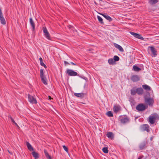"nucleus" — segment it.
<instances>
[{
  "label": "nucleus",
  "instance_id": "nucleus-47",
  "mask_svg": "<svg viewBox=\"0 0 159 159\" xmlns=\"http://www.w3.org/2000/svg\"><path fill=\"white\" fill-rule=\"evenodd\" d=\"M152 138L151 137V139L152 140Z\"/></svg>",
  "mask_w": 159,
  "mask_h": 159
},
{
  "label": "nucleus",
  "instance_id": "nucleus-40",
  "mask_svg": "<svg viewBox=\"0 0 159 159\" xmlns=\"http://www.w3.org/2000/svg\"><path fill=\"white\" fill-rule=\"evenodd\" d=\"M70 63L72 65H75V66H76V63H73V62H70Z\"/></svg>",
  "mask_w": 159,
  "mask_h": 159
},
{
  "label": "nucleus",
  "instance_id": "nucleus-12",
  "mask_svg": "<svg viewBox=\"0 0 159 159\" xmlns=\"http://www.w3.org/2000/svg\"><path fill=\"white\" fill-rule=\"evenodd\" d=\"M120 121L121 123L125 124L128 122L129 121V120L127 117H125L121 119Z\"/></svg>",
  "mask_w": 159,
  "mask_h": 159
},
{
  "label": "nucleus",
  "instance_id": "nucleus-20",
  "mask_svg": "<svg viewBox=\"0 0 159 159\" xmlns=\"http://www.w3.org/2000/svg\"><path fill=\"white\" fill-rule=\"evenodd\" d=\"M146 144V142H144L142 143H141L139 146V148L140 150H142L144 149L145 146Z\"/></svg>",
  "mask_w": 159,
  "mask_h": 159
},
{
  "label": "nucleus",
  "instance_id": "nucleus-38",
  "mask_svg": "<svg viewBox=\"0 0 159 159\" xmlns=\"http://www.w3.org/2000/svg\"><path fill=\"white\" fill-rule=\"evenodd\" d=\"M63 148L64 149V150L66 151V152H68V148L66 147L65 145H63L62 146Z\"/></svg>",
  "mask_w": 159,
  "mask_h": 159
},
{
  "label": "nucleus",
  "instance_id": "nucleus-21",
  "mask_svg": "<svg viewBox=\"0 0 159 159\" xmlns=\"http://www.w3.org/2000/svg\"><path fill=\"white\" fill-rule=\"evenodd\" d=\"M41 81L42 82L45 84L47 85V79L46 77L45 76H44L42 77H41Z\"/></svg>",
  "mask_w": 159,
  "mask_h": 159
},
{
  "label": "nucleus",
  "instance_id": "nucleus-26",
  "mask_svg": "<svg viewBox=\"0 0 159 159\" xmlns=\"http://www.w3.org/2000/svg\"><path fill=\"white\" fill-rule=\"evenodd\" d=\"M158 2L157 0H149V2L150 4L153 5L156 3Z\"/></svg>",
  "mask_w": 159,
  "mask_h": 159
},
{
  "label": "nucleus",
  "instance_id": "nucleus-28",
  "mask_svg": "<svg viewBox=\"0 0 159 159\" xmlns=\"http://www.w3.org/2000/svg\"><path fill=\"white\" fill-rule=\"evenodd\" d=\"M135 38L140 39L141 40H144V38L139 34H137Z\"/></svg>",
  "mask_w": 159,
  "mask_h": 159
},
{
  "label": "nucleus",
  "instance_id": "nucleus-14",
  "mask_svg": "<svg viewBox=\"0 0 159 159\" xmlns=\"http://www.w3.org/2000/svg\"><path fill=\"white\" fill-rule=\"evenodd\" d=\"M114 45L115 46V47L117 49H118L119 50V51H120L121 52H124V50L123 49L120 45H118V44H117L116 43H114Z\"/></svg>",
  "mask_w": 159,
  "mask_h": 159
},
{
  "label": "nucleus",
  "instance_id": "nucleus-2",
  "mask_svg": "<svg viewBox=\"0 0 159 159\" xmlns=\"http://www.w3.org/2000/svg\"><path fill=\"white\" fill-rule=\"evenodd\" d=\"M148 106L143 103H140L137 105L136 107V109L139 111H143L146 109Z\"/></svg>",
  "mask_w": 159,
  "mask_h": 159
},
{
  "label": "nucleus",
  "instance_id": "nucleus-1",
  "mask_svg": "<svg viewBox=\"0 0 159 159\" xmlns=\"http://www.w3.org/2000/svg\"><path fill=\"white\" fill-rule=\"evenodd\" d=\"M159 119V116L157 113H154L150 116L148 118V121L151 124H153L156 119Z\"/></svg>",
  "mask_w": 159,
  "mask_h": 159
},
{
  "label": "nucleus",
  "instance_id": "nucleus-31",
  "mask_svg": "<svg viewBox=\"0 0 159 159\" xmlns=\"http://www.w3.org/2000/svg\"><path fill=\"white\" fill-rule=\"evenodd\" d=\"M120 59L119 57L117 56H115L113 57V60L114 61H119Z\"/></svg>",
  "mask_w": 159,
  "mask_h": 159
},
{
  "label": "nucleus",
  "instance_id": "nucleus-8",
  "mask_svg": "<svg viewBox=\"0 0 159 159\" xmlns=\"http://www.w3.org/2000/svg\"><path fill=\"white\" fill-rule=\"evenodd\" d=\"M0 20L2 24L5 25L6 24V21L4 17H3V14L1 8H0Z\"/></svg>",
  "mask_w": 159,
  "mask_h": 159
},
{
  "label": "nucleus",
  "instance_id": "nucleus-17",
  "mask_svg": "<svg viewBox=\"0 0 159 159\" xmlns=\"http://www.w3.org/2000/svg\"><path fill=\"white\" fill-rule=\"evenodd\" d=\"M120 109V107L119 106H115L114 107L113 110L115 113H117L119 111Z\"/></svg>",
  "mask_w": 159,
  "mask_h": 159
},
{
  "label": "nucleus",
  "instance_id": "nucleus-3",
  "mask_svg": "<svg viewBox=\"0 0 159 159\" xmlns=\"http://www.w3.org/2000/svg\"><path fill=\"white\" fill-rule=\"evenodd\" d=\"M145 102L149 106H152L154 102V101L153 98H145Z\"/></svg>",
  "mask_w": 159,
  "mask_h": 159
},
{
  "label": "nucleus",
  "instance_id": "nucleus-13",
  "mask_svg": "<svg viewBox=\"0 0 159 159\" xmlns=\"http://www.w3.org/2000/svg\"><path fill=\"white\" fill-rule=\"evenodd\" d=\"M74 94L75 96L77 97L82 98L84 97L85 94L82 93H75Z\"/></svg>",
  "mask_w": 159,
  "mask_h": 159
},
{
  "label": "nucleus",
  "instance_id": "nucleus-16",
  "mask_svg": "<svg viewBox=\"0 0 159 159\" xmlns=\"http://www.w3.org/2000/svg\"><path fill=\"white\" fill-rule=\"evenodd\" d=\"M30 24L31 25L32 27L33 30L34 31L35 28V25L33 20V19L32 18H30Z\"/></svg>",
  "mask_w": 159,
  "mask_h": 159
},
{
  "label": "nucleus",
  "instance_id": "nucleus-24",
  "mask_svg": "<svg viewBox=\"0 0 159 159\" xmlns=\"http://www.w3.org/2000/svg\"><path fill=\"white\" fill-rule=\"evenodd\" d=\"M133 68L134 70L136 72H139L141 70L140 68L135 65L133 66Z\"/></svg>",
  "mask_w": 159,
  "mask_h": 159
},
{
  "label": "nucleus",
  "instance_id": "nucleus-5",
  "mask_svg": "<svg viewBox=\"0 0 159 159\" xmlns=\"http://www.w3.org/2000/svg\"><path fill=\"white\" fill-rule=\"evenodd\" d=\"M43 30L44 33V34L45 37L48 39L49 40H51V38L50 35L48 33L46 28L44 27L43 28Z\"/></svg>",
  "mask_w": 159,
  "mask_h": 159
},
{
  "label": "nucleus",
  "instance_id": "nucleus-10",
  "mask_svg": "<svg viewBox=\"0 0 159 159\" xmlns=\"http://www.w3.org/2000/svg\"><path fill=\"white\" fill-rule=\"evenodd\" d=\"M150 50L152 52V57H155L157 55V51L155 48L153 47H149Z\"/></svg>",
  "mask_w": 159,
  "mask_h": 159
},
{
  "label": "nucleus",
  "instance_id": "nucleus-11",
  "mask_svg": "<svg viewBox=\"0 0 159 159\" xmlns=\"http://www.w3.org/2000/svg\"><path fill=\"white\" fill-rule=\"evenodd\" d=\"M136 92L138 94L142 95L143 93V90L142 88H139L136 89Z\"/></svg>",
  "mask_w": 159,
  "mask_h": 159
},
{
  "label": "nucleus",
  "instance_id": "nucleus-41",
  "mask_svg": "<svg viewBox=\"0 0 159 159\" xmlns=\"http://www.w3.org/2000/svg\"><path fill=\"white\" fill-rule=\"evenodd\" d=\"M8 118L10 119L11 120L13 119L10 115H9L8 116Z\"/></svg>",
  "mask_w": 159,
  "mask_h": 159
},
{
  "label": "nucleus",
  "instance_id": "nucleus-46",
  "mask_svg": "<svg viewBox=\"0 0 159 159\" xmlns=\"http://www.w3.org/2000/svg\"><path fill=\"white\" fill-rule=\"evenodd\" d=\"M8 152L10 153H11L9 151H8Z\"/></svg>",
  "mask_w": 159,
  "mask_h": 159
},
{
  "label": "nucleus",
  "instance_id": "nucleus-44",
  "mask_svg": "<svg viewBox=\"0 0 159 159\" xmlns=\"http://www.w3.org/2000/svg\"><path fill=\"white\" fill-rule=\"evenodd\" d=\"M48 98H49V100H50V99H52V98L50 96H49L48 97Z\"/></svg>",
  "mask_w": 159,
  "mask_h": 159
},
{
  "label": "nucleus",
  "instance_id": "nucleus-6",
  "mask_svg": "<svg viewBox=\"0 0 159 159\" xmlns=\"http://www.w3.org/2000/svg\"><path fill=\"white\" fill-rule=\"evenodd\" d=\"M149 126L148 124H144L140 126V129L143 131H146L149 132Z\"/></svg>",
  "mask_w": 159,
  "mask_h": 159
},
{
  "label": "nucleus",
  "instance_id": "nucleus-7",
  "mask_svg": "<svg viewBox=\"0 0 159 159\" xmlns=\"http://www.w3.org/2000/svg\"><path fill=\"white\" fill-rule=\"evenodd\" d=\"M28 98L29 101L30 103L34 104L37 103V102L35 98L31 95L29 94L28 95Z\"/></svg>",
  "mask_w": 159,
  "mask_h": 159
},
{
  "label": "nucleus",
  "instance_id": "nucleus-15",
  "mask_svg": "<svg viewBox=\"0 0 159 159\" xmlns=\"http://www.w3.org/2000/svg\"><path fill=\"white\" fill-rule=\"evenodd\" d=\"M26 144L28 148V149L30 151H33L34 150V148L32 147L31 145L28 142L26 141Z\"/></svg>",
  "mask_w": 159,
  "mask_h": 159
},
{
  "label": "nucleus",
  "instance_id": "nucleus-45",
  "mask_svg": "<svg viewBox=\"0 0 159 159\" xmlns=\"http://www.w3.org/2000/svg\"><path fill=\"white\" fill-rule=\"evenodd\" d=\"M142 157H139L138 158V159H142Z\"/></svg>",
  "mask_w": 159,
  "mask_h": 159
},
{
  "label": "nucleus",
  "instance_id": "nucleus-25",
  "mask_svg": "<svg viewBox=\"0 0 159 159\" xmlns=\"http://www.w3.org/2000/svg\"><path fill=\"white\" fill-rule=\"evenodd\" d=\"M107 136L108 138H111V139H112L113 137V133L112 132H108L107 134Z\"/></svg>",
  "mask_w": 159,
  "mask_h": 159
},
{
  "label": "nucleus",
  "instance_id": "nucleus-27",
  "mask_svg": "<svg viewBox=\"0 0 159 159\" xmlns=\"http://www.w3.org/2000/svg\"><path fill=\"white\" fill-rule=\"evenodd\" d=\"M108 62L110 65H113L115 63V61L113 59L111 58L108 60Z\"/></svg>",
  "mask_w": 159,
  "mask_h": 159
},
{
  "label": "nucleus",
  "instance_id": "nucleus-37",
  "mask_svg": "<svg viewBox=\"0 0 159 159\" xmlns=\"http://www.w3.org/2000/svg\"><path fill=\"white\" fill-rule=\"evenodd\" d=\"M11 121L13 123H14L16 126L18 128H19V127L18 126L17 123L15 122L14 119L12 120H11Z\"/></svg>",
  "mask_w": 159,
  "mask_h": 159
},
{
  "label": "nucleus",
  "instance_id": "nucleus-29",
  "mask_svg": "<svg viewBox=\"0 0 159 159\" xmlns=\"http://www.w3.org/2000/svg\"><path fill=\"white\" fill-rule=\"evenodd\" d=\"M102 150L103 152L106 153H107L108 152V148L107 147H104L102 148Z\"/></svg>",
  "mask_w": 159,
  "mask_h": 159
},
{
  "label": "nucleus",
  "instance_id": "nucleus-4",
  "mask_svg": "<svg viewBox=\"0 0 159 159\" xmlns=\"http://www.w3.org/2000/svg\"><path fill=\"white\" fill-rule=\"evenodd\" d=\"M66 72L69 76H74L78 75L77 72L68 69H67Z\"/></svg>",
  "mask_w": 159,
  "mask_h": 159
},
{
  "label": "nucleus",
  "instance_id": "nucleus-33",
  "mask_svg": "<svg viewBox=\"0 0 159 159\" xmlns=\"http://www.w3.org/2000/svg\"><path fill=\"white\" fill-rule=\"evenodd\" d=\"M136 90H135L134 89H132L131 90V94L132 95H135L136 93Z\"/></svg>",
  "mask_w": 159,
  "mask_h": 159
},
{
  "label": "nucleus",
  "instance_id": "nucleus-34",
  "mask_svg": "<svg viewBox=\"0 0 159 159\" xmlns=\"http://www.w3.org/2000/svg\"><path fill=\"white\" fill-rule=\"evenodd\" d=\"M40 77H43L44 76L43 70L42 69H41L40 70Z\"/></svg>",
  "mask_w": 159,
  "mask_h": 159
},
{
  "label": "nucleus",
  "instance_id": "nucleus-39",
  "mask_svg": "<svg viewBox=\"0 0 159 159\" xmlns=\"http://www.w3.org/2000/svg\"><path fill=\"white\" fill-rule=\"evenodd\" d=\"M64 63L65 64V65H66V64L67 65H69L70 64L68 62L66 61H64Z\"/></svg>",
  "mask_w": 159,
  "mask_h": 159
},
{
  "label": "nucleus",
  "instance_id": "nucleus-18",
  "mask_svg": "<svg viewBox=\"0 0 159 159\" xmlns=\"http://www.w3.org/2000/svg\"><path fill=\"white\" fill-rule=\"evenodd\" d=\"M100 14L103 16L106 19L109 21H111L112 20V18L110 16H108L107 14Z\"/></svg>",
  "mask_w": 159,
  "mask_h": 159
},
{
  "label": "nucleus",
  "instance_id": "nucleus-42",
  "mask_svg": "<svg viewBox=\"0 0 159 159\" xmlns=\"http://www.w3.org/2000/svg\"><path fill=\"white\" fill-rule=\"evenodd\" d=\"M39 61H40V62H43V59L41 57H40L39 58Z\"/></svg>",
  "mask_w": 159,
  "mask_h": 159
},
{
  "label": "nucleus",
  "instance_id": "nucleus-9",
  "mask_svg": "<svg viewBox=\"0 0 159 159\" xmlns=\"http://www.w3.org/2000/svg\"><path fill=\"white\" fill-rule=\"evenodd\" d=\"M131 79L133 82H136L140 80V77L137 75H134L131 76Z\"/></svg>",
  "mask_w": 159,
  "mask_h": 159
},
{
  "label": "nucleus",
  "instance_id": "nucleus-22",
  "mask_svg": "<svg viewBox=\"0 0 159 159\" xmlns=\"http://www.w3.org/2000/svg\"><path fill=\"white\" fill-rule=\"evenodd\" d=\"M32 154L35 158V159H37L39 157V154L37 152L34 151L32 152Z\"/></svg>",
  "mask_w": 159,
  "mask_h": 159
},
{
  "label": "nucleus",
  "instance_id": "nucleus-23",
  "mask_svg": "<svg viewBox=\"0 0 159 159\" xmlns=\"http://www.w3.org/2000/svg\"><path fill=\"white\" fill-rule=\"evenodd\" d=\"M44 153L45 154L46 157L48 159H51V156L49 155L47 150L45 149L44 151Z\"/></svg>",
  "mask_w": 159,
  "mask_h": 159
},
{
  "label": "nucleus",
  "instance_id": "nucleus-36",
  "mask_svg": "<svg viewBox=\"0 0 159 159\" xmlns=\"http://www.w3.org/2000/svg\"><path fill=\"white\" fill-rule=\"evenodd\" d=\"M130 34L131 35H133L134 36V37H136V35H137V33H134V32H130Z\"/></svg>",
  "mask_w": 159,
  "mask_h": 159
},
{
  "label": "nucleus",
  "instance_id": "nucleus-32",
  "mask_svg": "<svg viewBox=\"0 0 159 159\" xmlns=\"http://www.w3.org/2000/svg\"><path fill=\"white\" fill-rule=\"evenodd\" d=\"M97 18L98 21L102 24L103 23L102 18L99 16H98Z\"/></svg>",
  "mask_w": 159,
  "mask_h": 159
},
{
  "label": "nucleus",
  "instance_id": "nucleus-19",
  "mask_svg": "<svg viewBox=\"0 0 159 159\" xmlns=\"http://www.w3.org/2000/svg\"><path fill=\"white\" fill-rule=\"evenodd\" d=\"M142 87L146 91H150L151 90L150 87L147 84L143 85Z\"/></svg>",
  "mask_w": 159,
  "mask_h": 159
},
{
  "label": "nucleus",
  "instance_id": "nucleus-43",
  "mask_svg": "<svg viewBox=\"0 0 159 159\" xmlns=\"http://www.w3.org/2000/svg\"><path fill=\"white\" fill-rule=\"evenodd\" d=\"M68 27L70 29H71V28H73V27L70 25H69Z\"/></svg>",
  "mask_w": 159,
  "mask_h": 159
},
{
  "label": "nucleus",
  "instance_id": "nucleus-35",
  "mask_svg": "<svg viewBox=\"0 0 159 159\" xmlns=\"http://www.w3.org/2000/svg\"><path fill=\"white\" fill-rule=\"evenodd\" d=\"M40 64L41 66H43L45 68H47L46 66L43 63V61L41 62H40Z\"/></svg>",
  "mask_w": 159,
  "mask_h": 159
},
{
  "label": "nucleus",
  "instance_id": "nucleus-30",
  "mask_svg": "<svg viewBox=\"0 0 159 159\" xmlns=\"http://www.w3.org/2000/svg\"><path fill=\"white\" fill-rule=\"evenodd\" d=\"M107 115L109 117H112L113 116V114L112 112L109 111L107 113Z\"/></svg>",
  "mask_w": 159,
  "mask_h": 159
}]
</instances>
